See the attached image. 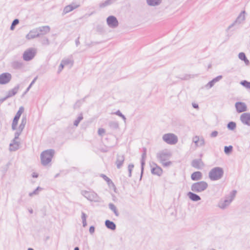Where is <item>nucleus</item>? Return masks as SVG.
Segmentation results:
<instances>
[{"mask_svg":"<svg viewBox=\"0 0 250 250\" xmlns=\"http://www.w3.org/2000/svg\"><path fill=\"white\" fill-rule=\"evenodd\" d=\"M171 156V153L167 149L163 150L156 154L157 159L164 167H168L172 165V162L169 161Z\"/></svg>","mask_w":250,"mask_h":250,"instance_id":"obj_1","label":"nucleus"},{"mask_svg":"<svg viewBox=\"0 0 250 250\" xmlns=\"http://www.w3.org/2000/svg\"><path fill=\"white\" fill-rule=\"evenodd\" d=\"M236 193V191L233 190L224 200H221L219 202L218 207L222 209L227 208L234 199Z\"/></svg>","mask_w":250,"mask_h":250,"instance_id":"obj_2","label":"nucleus"},{"mask_svg":"<svg viewBox=\"0 0 250 250\" xmlns=\"http://www.w3.org/2000/svg\"><path fill=\"white\" fill-rule=\"evenodd\" d=\"M223 174L224 170L222 167H215L210 170L208 173V177L211 181H216L220 179Z\"/></svg>","mask_w":250,"mask_h":250,"instance_id":"obj_3","label":"nucleus"},{"mask_svg":"<svg viewBox=\"0 0 250 250\" xmlns=\"http://www.w3.org/2000/svg\"><path fill=\"white\" fill-rule=\"evenodd\" d=\"M208 184L204 181L193 183L191 186V190L195 193H200L205 191L208 188Z\"/></svg>","mask_w":250,"mask_h":250,"instance_id":"obj_4","label":"nucleus"},{"mask_svg":"<svg viewBox=\"0 0 250 250\" xmlns=\"http://www.w3.org/2000/svg\"><path fill=\"white\" fill-rule=\"evenodd\" d=\"M54 154V150L53 149H49L43 151L41 155L42 164L43 166L47 165L51 161Z\"/></svg>","mask_w":250,"mask_h":250,"instance_id":"obj_5","label":"nucleus"},{"mask_svg":"<svg viewBox=\"0 0 250 250\" xmlns=\"http://www.w3.org/2000/svg\"><path fill=\"white\" fill-rule=\"evenodd\" d=\"M162 139L164 142L170 145H174L178 141L177 136L172 133L164 134L162 136Z\"/></svg>","mask_w":250,"mask_h":250,"instance_id":"obj_6","label":"nucleus"},{"mask_svg":"<svg viewBox=\"0 0 250 250\" xmlns=\"http://www.w3.org/2000/svg\"><path fill=\"white\" fill-rule=\"evenodd\" d=\"M82 194L90 201L95 202H99L101 201V198L97 193L93 191L83 190L82 191Z\"/></svg>","mask_w":250,"mask_h":250,"instance_id":"obj_7","label":"nucleus"},{"mask_svg":"<svg viewBox=\"0 0 250 250\" xmlns=\"http://www.w3.org/2000/svg\"><path fill=\"white\" fill-rule=\"evenodd\" d=\"M37 53V49L30 48L25 50L23 54V59L25 61L33 59Z\"/></svg>","mask_w":250,"mask_h":250,"instance_id":"obj_8","label":"nucleus"},{"mask_svg":"<svg viewBox=\"0 0 250 250\" xmlns=\"http://www.w3.org/2000/svg\"><path fill=\"white\" fill-rule=\"evenodd\" d=\"M106 23L109 27L114 29L119 25V22L117 18L114 16H110L106 19Z\"/></svg>","mask_w":250,"mask_h":250,"instance_id":"obj_9","label":"nucleus"},{"mask_svg":"<svg viewBox=\"0 0 250 250\" xmlns=\"http://www.w3.org/2000/svg\"><path fill=\"white\" fill-rule=\"evenodd\" d=\"M27 119L26 116H23L22 117L21 124L17 129L16 132L15 133V139H18L19 136L21 133L23 129H24L25 125L26 124Z\"/></svg>","mask_w":250,"mask_h":250,"instance_id":"obj_10","label":"nucleus"},{"mask_svg":"<svg viewBox=\"0 0 250 250\" xmlns=\"http://www.w3.org/2000/svg\"><path fill=\"white\" fill-rule=\"evenodd\" d=\"M192 142L194 143L196 147H202L205 146V141L202 136H195L192 139Z\"/></svg>","mask_w":250,"mask_h":250,"instance_id":"obj_11","label":"nucleus"},{"mask_svg":"<svg viewBox=\"0 0 250 250\" xmlns=\"http://www.w3.org/2000/svg\"><path fill=\"white\" fill-rule=\"evenodd\" d=\"M12 78L11 75L9 73H3L0 75V84H4L8 83Z\"/></svg>","mask_w":250,"mask_h":250,"instance_id":"obj_12","label":"nucleus"},{"mask_svg":"<svg viewBox=\"0 0 250 250\" xmlns=\"http://www.w3.org/2000/svg\"><path fill=\"white\" fill-rule=\"evenodd\" d=\"M241 122L248 126H250V113H244L241 115L240 117Z\"/></svg>","mask_w":250,"mask_h":250,"instance_id":"obj_13","label":"nucleus"},{"mask_svg":"<svg viewBox=\"0 0 250 250\" xmlns=\"http://www.w3.org/2000/svg\"><path fill=\"white\" fill-rule=\"evenodd\" d=\"M235 106L236 111L238 113L246 111L247 110V106L245 103L243 102H236L235 104Z\"/></svg>","mask_w":250,"mask_h":250,"instance_id":"obj_14","label":"nucleus"},{"mask_svg":"<svg viewBox=\"0 0 250 250\" xmlns=\"http://www.w3.org/2000/svg\"><path fill=\"white\" fill-rule=\"evenodd\" d=\"M245 14L246 12L245 11H242L238 17L237 18L236 20L235 21L229 26V28L232 27L234 24L238 23L240 24L242 23L243 21H244L245 20Z\"/></svg>","mask_w":250,"mask_h":250,"instance_id":"obj_15","label":"nucleus"},{"mask_svg":"<svg viewBox=\"0 0 250 250\" xmlns=\"http://www.w3.org/2000/svg\"><path fill=\"white\" fill-rule=\"evenodd\" d=\"M37 32L39 34V36L41 35H44L49 33L50 30V28L49 26H42L36 28Z\"/></svg>","mask_w":250,"mask_h":250,"instance_id":"obj_16","label":"nucleus"},{"mask_svg":"<svg viewBox=\"0 0 250 250\" xmlns=\"http://www.w3.org/2000/svg\"><path fill=\"white\" fill-rule=\"evenodd\" d=\"M39 37L38 32L36 29L35 28L30 31L29 33L26 35V39L28 40H30Z\"/></svg>","mask_w":250,"mask_h":250,"instance_id":"obj_17","label":"nucleus"},{"mask_svg":"<svg viewBox=\"0 0 250 250\" xmlns=\"http://www.w3.org/2000/svg\"><path fill=\"white\" fill-rule=\"evenodd\" d=\"M18 139H15L12 140V142L10 144L9 150L11 151H14L18 150L20 146V142L17 141Z\"/></svg>","mask_w":250,"mask_h":250,"instance_id":"obj_18","label":"nucleus"},{"mask_svg":"<svg viewBox=\"0 0 250 250\" xmlns=\"http://www.w3.org/2000/svg\"><path fill=\"white\" fill-rule=\"evenodd\" d=\"M222 78V76L221 75L218 76L216 78H214L212 80L208 82L205 86V88L207 89H209L211 88L215 83L219 82Z\"/></svg>","mask_w":250,"mask_h":250,"instance_id":"obj_19","label":"nucleus"},{"mask_svg":"<svg viewBox=\"0 0 250 250\" xmlns=\"http://www.w3.org/2000/svg\"><path fill=\"white\" fill-rule=\"evenodd\" d=\"M125 161V156L122 154H118L117 156L116 165L118 168H120Z\"/></svg>","mask_w":250,"mask_h":250,"instance_id":"obj_20","label":"nucleus"},{"mask_svg":"<svg viewBox=\"0 0 250 250\" xmlns=\"http://www.w3.org/2000/svg\"><path fill=\"white\" fill-rule=\"evenodd\" d=\"M153 165L154 167L151 168V173L153 174L160 176L163 173L162 169L156 164H153Z\"/></svg>","mask_w":250,"mask_h":250,"instance_id":"obj_21","label":"nucleus"},{"mask_svg":"<svg viewBox=\"0 0 250 250\" xmlns=\"http://www.w3.org/2000/svg\"><path fill=\"white\" fill-rule=\"evenodd\" d=\"M188 197L192 201L197 202L201 200V197L194 192H188L187 193Z\"/></svg>","mask_w":250,"mask_h":250,"instance_id":"obj_22","label":"nucleus"},{"mask_svg":"<svg viewBox=\"0 0 250 250\" xmlns=\"http://www.w3.org/2000/svg\"><path fill=\"white\" fill-rule=\"evenodd\" d=\"M61 62L64 66L69 65L70 67L72 66L74 63V61L72 56H70L68 58H65L63 59Z\"/></svg>","mask_w":250,"mask_h":250,"instance_id":"obj_23","label":"nucleus"},{"mask_svg":"<svg viewBox=\"0 0 250 250\" xmlns=\"http://www.w3.org/2000/svg\"><path fill=\"white\" fill-rule=\"evenodd\" d=\"M202 173L200 171L193 172L191 175V178L193 181H199L202 179Z\"/></svg>","mask_w":250,"mask_h":250,"instance_id":"obj_24","label":"nucleus"},{"mask_svg":"<svg viewBox=\"0 0 250 250\" xmlns=\"http://www.w3.org/2000/svg\"><path fill=\"white\" fill-rule=\"evenodd\" d=\"M191 165L193 167L200 169L203 166V163L201 160H194L192 161Z\"/></svg>","mask_w":250,"mask_h":250,"instance_id":"obj_25","label":"nucleus"},{"mask_svg":"<svg viewBox=\"0 0 250 250\" xmlns=\"http://www.w3.org/2000/svg\"><path fill=\"white\" fill-rule=\"evenodd\" d=\"M148 5L155 6L160 5L162 2V0H146Z\"/></svg>","mask_w":250,"mask_h":250,"instance_id":"obj_26","label":"nucleus"},{"mask_svg":"<svg viewBox=\"0 0 250 250\" xmlns=\"http://www.w3.org/2000/svg\"><path fill=\"white\" fill-rule=\"evenodd\" d=\"M105 226L109 229L115 230L116 229V225L115 223L109 220H106L105 222Z\"/></svg>","mask_w":250,"mask_h":250,"instance_id":"obj_27","label":"nucleus"},{"mask_svg":"<svg viewBox=\"0 0 250 250\" xmlns=\"http://www.w3.org/2000/svg\"><path fill=\"white\" fill-rule=\"evenodd\" d=\"M19 89V86L17 85L15 86L13 89L9 90L7 94V97L10 98L15 95L18 92Z\"/></svg>","mask_w":250,"mask_h":250,"instance_id":"obj_28","label":"nucleus"},{"mask_svg":"<svg viewBox=\"0 0 250 250\" xmlns=\"http://www.w3.org/2000/svg\"><path fill=\"white\" fill-rule=\"evenodd\" d=\"M77 7L78 6H73L72 5H67L64 8L63 13L64 14L68 13L76 9Z\"/></svg>","mask_w":250,"mask_h":250,"instance_id":"obj_29","label":"nucleus"},{"mask_svg":"<svg viewBox=\"0 0 250 250\" xmlns=\"http://www.w3.org/2000/svg\"><path fill=\"white\" fill-rule=\"evenodd\" d=\"M238 57H239V59H240L242 61H243L246 65L249 64L250 62L246 58V56L244 53H243V52L240 53L238 55Z\"/></svg>","mask_w":250,"mask_h":250,"instance_id":"obj_30","label":"nucleus"},{"mask_svg":"<svg viewBox=\"0 0 250 250\" xmlns=\"http://www.w3.org/2000/svg\"><path fill=\"white\" fill-rule=\"evenodd\" d=\"M146 149H145L144 150V152L142 155V160H141V169L142 173L144 170V167L145 164V159L146 158Z\"/></svg>","mask_w":250,"mask_h":250,"instance_id":"obj_31","label":"nucleus"},{"mask_svg":"<svg viewBox=\"0 0 250 250\" xmlns=\"http://www.w3.org/2000/svg\"><path fill=\"white\" fill-rule=\"evenodd\" d=\"M109 208L114 213L116 216H118L119 214L116 206L112 203H109L108 205Z\"/></svg>","mask_w":250,"mask_h":250,"instance_id":"obj_32","label":"nucleus"},{"mask_svg":"<svg viewBox=\"0 0 250 250\" xmlns=\"http://www.w3.org/2000/svg\"><path fill=\"white\" fill-rule=\"evenodd\" d=\"M24 111V108L23 106H21L19 108L18 111L17 112L14 118L19 120L21 115Z\"/></svg>","mask_w":250,"mask_h":250,"instance_id":"obj_33","label":"nucleus"},{"mask_svg":"<svg viewBox=\"0 0 250 250\" xmlns=\"http://www.w3.org/2000/svg\"><path fill=\"white\" fill-rule=\"evenodd\" d=\"M233 147L232 146H225L224 147V152L226 154L229 155L232 151Z\"/></svg>","mask_w":250,"mask_h":250,"instance_id":"obj_34","label":"nucleus"},{"mask_svg":"<svg viewBox=\"0 0 250 250\" xmlns=\"http://www.w3.org/2000/svg\"><path fill=\"white\" fill-rule=\"evenodd\" d=\"M116 0H106L104 3L101 4L100 6L101 7H104L106 6L107 5H109L112 4Z\"/></svg>","mask_w":250,"mask_h":250,"instance_id":"obj_35","label":"nucleus"},{"mask_svg":"<svg viewBox=\"0 0 250 250\" xmlns=\"http://www.w3.org/2000/svg\"><path fill=\"white\" fill-rule=\"evenodd\" d=\"M83 115H82V114H81L78 116L77 119L76 120H75V121L74 122V125L76 126H77L79 125V124L80 123V122L83 120Z\"/></svg>","mask_w":250,"mask_h":250,"instance_id":"obj_36","label":"nucleus"},{"mask_svg":"<svg viewBox=\"0 0 250 250\" xmlns=\"http://www.w3.org/2000/svg\"><path fill=\"white\" fill-rule=\"evenodd\" d=\"M109 125L113 129H117L119 127V124L116 122H111L109 123Z\"/></svg>","mask_w":250,"mask_h":250,"instance_id":"obj_37","label":"nucleus"},{"mask_svg":"<svg viewBox=\"0 0 250 250\" xmlns=\"http://www.w3.org/2000/svg\"><path fill=\"white\" fill-rule=\"evenodd\" d=\"M42 188L38 187L35 190H34L33 192H30L29 193V196L30 197H32L35 195H38L39 194V191L41 190Z\"/></svg>","mask_w":250,"mask_h":250,"instance_id":"obj_38","label":"nucleus"},{"mask_svg":"<svg viewBox=\"0 0 250 250\" xmlns=\"http://www.w3.org/2000/svg\"><path fill=\"white\" fill-rule=\"evenodd\" d=\"M227 126L229 129L233 130L236 128V124L233 122H230L228 124Z\"/></svg>","mask_w":250,"mask_h":250,"instance_id":"obj_39","label":"nucleus"},{"mask_svg":"<svg viewBox=\"0 0 250 250\" xmlns=\"http://www.w3.org/2000/svg\"><path fill=\"white\" fill-rule=\"evenodd\" d=\"M19 120L14 118L12 124V129L14 130L16 129V126L18 125Z\"/></svg>","mask_w":250,"mask_h":250,"instance_id":"obj_40","label":"nucleus"},{"mask_svg":"<svg viewBox=\"0 0 250 250\" xmlns=\"http://www.w3.org/2000/svg\"><path fill=\"white\" fill-rule=\"evenodd\" d=\"M19 21L18 19L14 20L12 23V24L10 27V29L12 30H14L15 28V25L18 24L19 23Z\"/></svg>","mask_w":250,"mask_h":250,"instance_id":"obj_41","label":"nucleus"},{"mask_svg":"<svg viewBox=\"0 0 250 250\" xmlns=\"http://www.w3.org/2000/svg\"><path fill=\"white\" fill-rule=\"evenodd\" d=\"M241 84L245 87L250 89V83L247 81H243L241 82Z\"/></svg>","mask_w":250,"mask_h":250,"instance_id":"obj_42","label":"nucleus"},{"mask_svg":"<svg viewBox=\"0 0 250 250\" xmlns=\"http://www.w3.org/2000/svg\"><path fill=\"white\" fill-rule=\"evenodd\" d=\"M134 167V165L133 164H129L128 166V170L129 171V177L131 176V171Z\"/></svg>","mask_w":250,"mask_h":250,"instance_id":"obj_43","label":"nucleus"},{"mask_svg":"<svg viewBox=\"0 0 250 250\" xmlns=\"http://www.w3.org/2000/svg\"><path fill=\"white\" fill-rule=\"evenodd\" d=\"M37 79V77H35L34 80L32 81V82H31V83L30 84V85H29V86L27 87V88L26 89L25 92V94L27 92L29 89H30V88L31 87L32 85L35 83V82H36V80Z\"/></svg>","mask_w":250,"mask_h":250,"instance_id":"obj_44","label":"nucleus"},{"mask_svg":"<svg viewBox=\"0 0 250 250\" xmlns=\"http://www.w3.org/2000/svg\"><path fill=\"white\" fill-rule=\"evenodd\" d=\"M42 43L43 45H48L49 44V40L46 38H44L42 40Z\"/></svg>","mask_w":250,"mask_h":250,"instance_id":"obj_45","label":"nucleus"},{"mask_svg":"<svg viewBox=\"0 0 250 250\" xmlns=\"http://www.w3.org/2000/svg\"><path fill=\"white\" fill-rule=\"evenodd\" d=\"M98 133L100 136H102L105 133V130L104 128H99Z\"/></svg>","mask_w":250,"mask_h":250,"instance_id":"obj_46","label":"nucleus"},{"mask_svg":"<svg viewBox=\"0 0 250 250\" xmlns=\"http://www.w3.org/2000/svg\"><path fill=\"white\" fill-rule=\"evenodd\" d=\"M87 215L84 213L83 212H82V222L83 221H86V218H87Z\"/></svg>","mask_w":250,"mask_h":250,"instance_id":"obj_47","label":"nucleus"},{"mask_svg":"<svg viewBox=\"0 0 250 250\" xmlns=\"http://www.w3.org/2000/svg\"><path fill=\"white\" fill-rule=\"evenodd\" d=\"M64 67V65L61 62V64L59 67V68H58V73H60L62 71V70L63 69Z\"/></svg>","mask_w":250,"mask_h":250,"instance_id":"obj_48","label":"nucleus"},{"mask_svg":"<svg viewBox=\"0 0 250 250\" xmlns=\"http://www.w3.org/2000/svg\"><path fill=\"white\" fill-rule=\"evenodd\" d=\"M218 132L217 131H214L210 134L211 137H215L218 135Z\"/></svg>","mask_w":250,"mask_h":250,"instance_id":"obj_49","label":"nucleus"},{"mask_svg":"<svg viewBox=\"0 0 250 250\" xmlns=\"http://www.w3.org/2000/svg\"><path fill=\"white\" fill-rule=\"evenodd\" d=\"M90 234H92L95 231V228L93 226H91L89 229Z\"/></svg>","mask_w":250,"mask_h":250,"instance_id":"obj_50","label":"nucleus"},{"mask_svg":"<svg viewBox=\"0 0 250 250\" xmlns=\"http://www.w3.org/2000/svg\"><path fill=\"white\" fill-rule=\"evenodd\" d=\"M115 114L121 117L123 115V114L121 112L120 110H117L116 112L114 113Z\"/></svg>","mask_w":250,"mask_h":250,"instance_id":"obj_51","label":"nucleus"},{"mask_svg":"<svg viewBox=\"0 0 250 250\" xmlns=\"http://www.w3.org/2000/svg\"><path fill=\"white\" fill-rule=\"evenodd\" d=\"M9 97H7V95L4 98H1L0 99V103H2L3 102H4V101H5L7 99H8Z\"/></svg>","mask_w":250,"mask_h":250,"instance_id":"obj_52","label":"nucleus"},{"mask_svg":"<svg viewBox=\"0 0 250 250\" xmlns=\"http://www.w3.org/2000/svg\"><path fill=\"white\" fill-rule=\"evenodd\" d=\"M192 106L194 108H196V109H198L199 108V106L197 104H195V103H192Z\"/></svg>","mask_w":250,"mask_h":250,"instance_id":"obj_53","label":"nucleus"},{"mask_svg":"<svg viewBox=\"0 0 250 250\" xmlns=\"http://www.w3.org/2000/svg\"><path fill=\"white\" fill-rule=\"evenodd\" d=\"M32 177L34 178H37L38 177V175L37 173L34 172L32 173Z\"/></svg>","mask_w":250,"mask_h":250,"instance_id":"obj_54","label":"nucleus"},{"mask_svg":"<svg viewBox=\"0 0 250 250\" xmlns=\"http://www.w3.org/2000/svg\"><path fill=\"white\" fill-rule=\"evenodd\" d=\"M83 226L85 227L87 226L86 221H83Z\"/></svg>","mask_w":250,"mask_h":250,"instance_id":"obj_55","label":"nucleus"},{"mask_svg":"<svg viewBox=\"0 0 250 250\" xmlns=\"http://www.w3.org/2000/svg\"><path fill=\"white\" fill-rule=\"evenodd\" d=\"M121 117L124 120V122L125 123L126 122V118L125 117L123 114Z\"/></svg>","mask_w":250,"mask_h":250,"instance_id":"obj_56","label":"nucleus"},{"mask_svg":"<svg viewBox=\"0 0 250 250\" xmlns=\"http://www.w3.org/2000/svg\"><path fill=\"white\" fill-rule=\"evenodd\" d=\"M104 179H105V180H107V181H109V179L107 177H106V176H105V175L104 176Z\"/></svg>","mask_w":250,"mask_h":250,"instance_id":"obj_57","label":"nucleus"},{"mask_svg":"<svg viewBox=\"0 0 250 250\" xmlns=\"http://www.w3.org/2000/svg\"><path fill=\"white\" fill-rule=\"evenodd\" d=\"M29 210V212L30 213H33V209H28Z\"/></svg>","mask_w":250,"mask_h":250,"instance_id":"obj_58","label":"nucleus"},{"mask_svg":"<svg viewBox=\"0 0 250 250\" xmlns=\"http://www.w3.org/2000/svg\"><path fill=\"white\" fill-rule=\"evenodd\" d=\"M74 250H79V248H78V247H75V248H74Z\"/></svg>","mask_w":250,"mask_h":250,"instance_id":"obj_59","label":"nucleus"},{"mask_svg":"<svg viewBox=\"0 0 250 250\" xmlns=\"http://www.w3.org/2000/svg\"><path fill=\"white\" fill-rule=\"evenodd\" d=\"M28 250H34L33 249H32V248H29L28 249Z\"/></svg>","mask_w":250,"mask_h":250,"instance_id":"obj_60","label":"nucleus"},{"mask_svg":"<svg viewBox=\"0 0 250 250\" xmlns=\"http://www.w3.org/2000/svg\"><path fill=\"white\" fill-rule=\"evenodd\" d=\"M57 176H58V174H57V175L55 176V177H57Z\"/></svg>","mask_w":250,"mask_h":250,"instance_id":"obj_61","label":"nucleus"}]
</instances>
